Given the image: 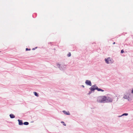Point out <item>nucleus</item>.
I'll return each instance as SVG.
<instances>
[{
  "label": "nucleus",
  "instance_id": "nucleus-16",
  "mask_svg": "<svg viewBox=\"0 0 133 133\" xmlns=\"http://www.w3.org/2000/svg\"><path fill=\"white\" fill-rule=\"evenodd\" d=\"M126 96H125L124 97H124V98L125 99L127 98H126Z\"/></svg>",
  "mask_w": 133,
  "mask_h": 133
},
{
  "label": "nucleus",
  "instance_id": "nucleus-4",
  "mask_svg": "<svg viewBox=\"0 0 133 133\" xmlns=\"http://www.w3.org/2000/svg\"><path fill=\"white\" fill-rule=\"evenodd\" d=\"M85 83L88 85L91 86V81L88 80H87L85 81Z\"/></svg>",
  "mask_w": 133,
  "mask_h": 133
},
{
  "label": "nucleus",
  "instance_id": "nucleus-10",
  "mask_svg": "<svg viewBox=\"0 0 133 133\" xmlns=\"http://www.w3.org/2000/svg\"><path fill=\"white\" fill-rule=\"evenodd\" d=\"M67 56L68 57L70 56H71V53L70 52L68 54Z\"/></svg>",
  "mask_w": 133,
  "mask_h": 133
},
{
  "label": "nucleus",
  "instance_id": "nucleus-17",
  "mask_svg": "<svg viewBox=\"0 0 133 133\" xmlns=\"http://www.w3.org/2000/svg\"><path fill=\"white\" fill-rule=\"evenodd\" d=\"M63 125H64V126H66V125L64 124H63Z\"/></svg>",
  "mask_w": 133,
  "mask_h": 133
},
{
  "label": "nucleus",
  "instance_id": "nucleus-19",
  "mask_svg": "<svg viewBox=\"0 0 133 133\" xmlns=\"http://www.w3.org/2000/svg\"><path fill=\"white\" fill-rule=\"evenodd\" d=\"M83 86V87H84V86L83 85V86Z\"/></svg>",
  "mask_w": 133,
  "mask_h": 133
},
{
  "label": "nucleus",
  "instance_id": "nucleus-12",
  "mask_svg": "<svg viewBox=\"0 0 133 133\" xmlns=\"http://www.w3.org/2000/svg\"><path fill=\"white\" fill-rule=\"evenodd\" d=\"M128 115V114L127 113H124L123 114L122 116H124V115H125L127 116Z\"/></svg>",
  "mask_w": 133,
  "mask_h": 133
},
{
  "label": "nucleus",
  "instance_id": "nucleus-6",
  "mask_svg": "<svg viewBox=\"0 0 133 133\" xmlns=\"http://www.w3.org/2000/svg\"><path fill=\"white\" fill-rule=\"evenodd\" d=\"M63 112L64 114H65L66 115H70L69 112V111L66 112L65 110H63Z\"/></svg>",
  "mask_w": 133,
  "mask_h": 133
},
{
  "label": "nucleus",
  "instance_id": "nucleus-2",
  "mask_svg": "<svg viewBox=\"0 0 133 133\" xmlns=\"http://www.w3.org/2000/svg\"><path fill=\"white\" fill-rule=\"evenodd\" d=\"M90 89L91 91H94L95 90H97L98 91H104L101 89L98 88L96 85L92 86Z\"/></svg>",
  "mask_w": 133,
  "mask_h": 133
},
{
  "label": "nucleus",
  "instance_id": "nucleus-15",
  "mask_svg": "<svg viewBox=\"0 0 133 133\" xmlns=\"http://www.w3.org/2000/svg\"><path fill=\"white\" fill-rule=\"evenodd\" d=\"M61 123H63V124H64V122H63V121H62V122H61Z\"/></svg>",
  "mask_w": 133,
  "mask_h": 133
},
{
  "label": "nucleus",
  "instance_id": "nucleus-11",
  "mask_svg": "<svg viewBox=\"0 0 133 133\" xmlns=\"http://www.w3.org/2000/svg\"><path fill=\"white\" fill-rule=\"evenodd\" d=\"M109 101H108V102H111L112 101V99L111 98H109Z\"/></svg>",
  "mask_w": 133,
  "mask_h": 133
},
{
  "label": "nucleus",
  "instance_id": "nucleus-14",
  "mask_svg": "<svg viewBox=\"0 0 133 133\" xmlns=\"http://www.w3.org/2000/svg\"><path fill=\"white\" fill-rule=\"evenodd\" d=\"M26 51L30 50V49H28L27 48H26Z\"/></svg>",
  "mask_w": 133,
  "mask_h": 133
},
{
  "label": "nucleus",
  "instance_id": "nucleus-3",
  "mask_svg": "<svg viewBox=\"0 0 133 133\" xmlns=\"http://www.w3.org/2000/svg\"><path fill=\"white\" fill-rule=\"evenodd\" d=\"M105 61L106 63L108 64H110L112 62V61L111 60L110 58H109L107 59H105Z\"/></svg>",
  "mask_w": 133,
  "mask_h": 133
},
{
  "label": "nucleus",
  "instance_id": "nucleus-7",
  "mask_svg": "<svg viewBox=\"0 0 133 133\" xmlns=\"http://www.w3.org/2000/svg\"><path fill=\"white\" fill-rule=\"evenodd\" d=\"M10 116L11 118H14L15 117V115L12 114H10Z\"/></svg>",
  "mask_w": 133,
  "mask_h": 133
},
{
  "label": "nucleus",
  "instance_id": "nucleus-1",
  "mask_svg": "<svg viewBox=\"0 0 133 133\" xmlns=\"http://www.w3.org/2000/svg\"><path fill=\"white\" fill-rule=\"evenodd\" d=\"M108 99H107V97L105 96H101L97 98V101L98 102L102 103L107 99V100Z\"/></svg>",
  "mask_w": 133,
  "mask_h": 133
},
{
  "label": "nucleus",
  "instance_id": "nucleus-5",
  "mask_svg": "<svg viewBox=\"0 0 133 133\" xmlns=\"http://www.w3.org/2000/svg\"><path fill=\"white\" fill-rule=\"evenodd\" d=\"M18 121L19 122V124L20 125H22L23 124L22 121L20 119H18Z\"/></svg>",
  "mask_w": 133,
  "mask_h": 133
},
{
  "label": "nucleus",
  "instance_id": "nucleus-13",
  "mask_svg": "<svg viewBox=\"0 0 133 133\" xmlns=\"http://www.w3.org/2000/svg\"><path fill=\"white\" fill-rule=\"evenodd\" d=\"M124 52V51L123 50H121V53L122 54V53H123Z\"/></svg>",
  "mask_w": 133,
  "mask_h": 133
},
{
  "label": "nucleus",
  "instance_id": "nucleus-9",
  "mask_svg": "<svg viewBox=\"0 0 133 133\" xmlns=\"http://www.w3.org/2000/svg\"><path fill=\"white\" fill-rule=\"evenodd\" d=\"M24 124L25 125H27L29 124V123L27 122H25L24 123Z\"/></svg>",
  "mask_w": 133,
  "mask_h": 133
},
{
  "label": "nucleus",
  "instance_id": "nucleus-18",
  "mask_svg": "<svg viewBox=\"0 0 133 133\" xmlns=\"http://www.w3.org/2000/svg\"><path fill=\"white\" fill-rule=\"evenodd\" d=\"M115 42H114L113 43V44H115Z\"/></svg>",
  "mask_w": 133,
  "mask_h": 133
},
{
  "label": "nucleus",
  "instance_id": "nucleus-8",
  "mask_svg": "<svg viewBox=\"0 0 133 133\" xmlns=\"http://www.w3.org/2000/svg\"><path fill=\"white\" fill-rule=\"evenodd\" d=\"M34 94H35V95L36 96H38V94L37 93L35 92H34Z\"/></svg>",
  "mask_w": 133,
  "mask_h": 133
}]
</instances>
